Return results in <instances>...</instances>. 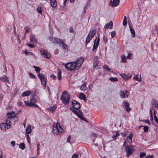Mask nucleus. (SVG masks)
Segmentation results:
<instances>
[{"label":"nucleus","instance_id":"f257e3e1","mask_svg":"<svg viewBox=\"0 0 158 158\" xmlns=\"http://www.w3.org/2000/svg\"><path fill=\"white\" fill-rule=\"evenodd\" d=\"M84 61V59L83 58H80L74 61L68 62L65 64V67L69 70H77L81 66Z\"/></svg>","mask_w":158,"mask_h":158},{"label":"nucleus","instance_id":"f03ea898","mask_svg":"<svg viewBox=\"0 0 158 158\" xmlns=\"http://www.w3.org/2000/svg\"><path fill=\"white\" fill-rule=\"evenodd\" d=\"M64 131L58 122L54 124L52 132L54 134L58 135L60 133H62Z\"/></svg>","mask_w":158,"mask_h":158},{"label":"nucleus","instance_id":"7ed1b4c3","mask_svg":"<svg viewBox=\"0 0 158 158\" xmlns=\"http://www.w3.org/2000/svg\"><path fill=\"white\" fill-rule=\"evenodd\" d=\"M49 40L53 43H58L60 45H62V48L64 49H66L67 45L62 41L61 40L55 37H51Z\"/></svg>","mask_w":158,"mask_h":158},{"label":"nucleus","instance_id":"20e7f679","mask_svg":"<svg viewBox=\"0 0 158 158\" xmlns=\"http://www.w3.org/2000/svg\"><path fill=\"white\" fill-rule=\"evenodd\" d=\"M60 99L64 104H67L69 102L70 95L67 93L66 91H64L62 94Z\"/></svg>","mask_w":158,"mask_h":158},{"label":"nucleus","instance_id":"39448f33","mask_svg":"<svg viewBox=\"0 0 158 158\" xmlns=\"http://www.w3.org/2000/svg\"><path fill=\"white\" fill-rule=\"evenodd\" d=\"M11 122L10 120L7 119L6 122L1 123L0 124V128L3 130H6L9 129L11 127Z\"/></svg>","mask_w":158,"mask_h":158},{"label":"nucleus","instance_id":"423d86ee","mask_svg":"<svg viewBox=\"0 0 158 158\" xmlns=\"http://www.w3.org/2000/svg\"><path fill=\"white\" fill-rule=\"evenodd\" d=\"M125 147L126 149L127 156L128 158L129 156L134 152V150L132 145L128 147L127 145H125Z\"/></svg>","mask_w":158,"mask_h":158},{"label":"nucleus","instance_id":"0eeeda50","mask_svg":"<svg viewBox=\"0 0 158 158\" xmlns=\"http://www.w3.org/2000/svg\"><path fill=\"white\" fill-rule=\"evenodd\" d=\"M38 77L40 79L42 85L45 87L46 83V78L45 77L44 75L41 73H39L37 74Z\"/></svg>","mask_w":158,"mask_h":158},{"label":"nucleus","instance_id":"6e6552de","mask_svg":"<svg viewBox=\"0 0 158 158\" xmlns=\"http://www.w3.org/2000/svg\"><path fill=\"white\" fill-rule=\"evenodd\" d=\"M40 52L41 53V55L43 57L47 59H49L50 56V55L48 52L44 50V49H41L40 50Z\"/></svg>","mask_w":158,"mask_h":158},{"label":"nucleus","instance_id":"1a4fd4ad","mask_svg":"<svg viewBox=\"0 0 158 158\" xmlns=\"http://www.w3.org/2000/svg\"><path fill=\"white\" fill-rule=\"evenodd\" d=\"M37 102V100L35 97L33 96L30 97V103L32 105V107H38V106L35 104Z\"/></svg>","mask_w":158,"mask_h":158},{"label":"nucleus","instance_id":"9d476101","mask_svg":"<svg viewBox=\"0 0 158 158\" xmlns=\"http://www.w3.org/2000/svg\"><path fill=\"white\" fill-rule=\"evenodd\" d=\"M73 108L78 110L80 108V104L75 100H73L72 101Z\"/></svg>","mask_w":158,"mask_h":158},{"label":"nucleus","instance_id":"9b49d317","mask_svg":"<svg viewBox=\"0 0 158 158\" xmlns=\"http://www.w3.org/2000/svg\"><path fill=\"white\" fill-rule=\"evenodd\" d=\"M133 137V135L131 134H130V135L127 137L126 139V140L125 141L124 143V144L125 146L127 145V143L131 144L132 143V138Z\"/></svg>","mask_w":158,"mask_h":158},{"label":"nucleus","instance_id":"f8f14e48","mask_svg":"<svg viewBox=\"0 0 158 158\" xmlns=\"http://www.w3.org/2000/svg\"><path fill=\"white\" fill-rule=\"evenodd\" d=\"M97 38L96 37V39L94 42L93 48L92 50V51H94V50H96L98 45L99 42L100 40L99 38L98 37L97 40H96Z\"/></svg>","mask_w":158,"mask_h":158},{"label":"nucleus","instance_id":"ddd939ff","mask_svg":"<svg viewBox=\"0 0 158 158\" xmlns=\"http://www.w3.org/2000/svg\"><path fill=\"white\" fill-rule=\"evenodd\" d=\"M15 114V112L13 111H12L6 114V116L7 118H9L10 120H12L13 117H14Z\"/></svg>","mask_w":158,"mask_h":158},{"label":"nucleus","instance_id":"4468645a","mask_svg":"<svg viewBox=\"0 0 158 158\" xmlns=\"http://www.w3.org/2000/svg\"><path fill=\"white\" fill-rule=\"evenodd\" d=\"M120 75L125 80H127L128 79L131 78L132 77L131 75L129 73H127V74L126 73L120 74Z\"/></svg>","mask_w":158,"mask_h":158},{"label":"nucleus","instance_id":"2eb2a0df","mask_svg":"<svg viewBox=\"0 0 158 158\" xmlns=\"http://www.w3.org/2000/svg\"><path fill=\"white\" fill-rule=\"evenodd\" d=\"M119 94L121 98H124L125 97H128L129 95V92L127 91H125V93L123 91H121Z\"/></svg>","mask_w":158,"mask_h":158},{"label":"nucleus","instance_id":"dca6fc26","mask_svg":"<svg viewBox=\"0 0 158 158\" xmlns=\"http://www.w3.org/2000/svg\"><path fill=\"white\" fill-rule=\"evenodd\" d=\"M98 56H95L94 59V65L93 67L95 68L98 64Z\"/></svg>","mask_w":158,"mask_h":158},{"label":"nucleus","instance_id":"f3484780","mask_svg":"<svg viewBox=\"0 0 158 158\" xmlns=\"http://www.w3.org/2000/svg\"><path fill=\"white\" fill-rule=\"evenodd\" d=\"M111 3L110 4L111 6H116L119 3V0H113L112 2L111 1H110Z\"/></svg>","mask_w":158,"mask_h":158},{"label":"nucleus","instance_id":"a211bd4d","mask_svg":"<svg viewBox=\"0 0 158 158\" xmlns=\"http://www.w3.org/2000/svg\"><path fill=\"white\" fill-rule=\"evenodd\" d=\"M125 108L127 112H129L131 110V108L129 107V105L128 102H125L124 104Z\"/></svg>","mask_w":158,"mask_h":158},{"label":"nucleus","instance_id":"6ab92c4d","mask_svg":"<svg viewBox=\"0 0 158 158\" xmlns=\"http://www.w3.org/2000/svg\"><path fill=\"white\" fill-rule=\"evenodd\" d=\"M152 104L158 110V102L155 99H152Z\"/></svg>","mask_w":158,"mask_h":158},{"label":"nucleus","instance_id":"aec40b11","mask_svg":"<svg viewBox=\"0 0 158 158\" xmlns=\"http://www.w3.org/2000/svg\"><path fill=\"white\" fill-rule=\"evenodd\" d=\"M32 92L31 91L27 90L25 91V92H23L22 94V96L23 97H26L29 96L31 94Z\"/></svg>","mask_w":158,"mask_h":158},{"label":"nucleus","instance_id":"412c9836","mask_svg":"<svg viewBox=\"0 0 158 158\" xmlns=\"http://www.w3.org/2000/svg\"><path fill=\"white\" fill-rule=\"evenodd\" d=\"M96 32V31L95 30H91L90 31L88 35L90 36L92 38V37L94 36Z\"/></svg>","mask_w":158,"mask_h":158},{"label":"nucleus","instance_id":"4be33fe9","mask_svg":"<svg viewBox=\"0 0 158 158\" xmlns=\"http://www.w3.org/2000/svg\"><path fill=\"white\" fill-rule=\"evenodd\" d=\"M129 28L132 34V36L133 38L135 37V33L134 30L133 28L131 26H129Z\"/></svg>","mask_w":158,"mask_h":158},{"label":"nucleus","instance_id":"5701e85b","mask_svg":"<svg viewBox=\"0 0 158 158\" xmlns=\"http://www.w3.org/2000/svg\"><path fill=\"white\" fill-rule=\"evenodd\" d=\"M0 80L2 81H6L7 82H9V81L7 77L5 75H4L1 77L0 78Z\"/></svg>","mask_w":158,"mask_h":158},{"label":"nucleus","instance_id":"b1692460","mask_svg":"<svg viewBox=\"0 0 158 158\" xmlns=\"http://www.w3.org/2000/svg\"><path fill=\"white\" fill-rule=\"evenodd\" d=\"M30 41L31 43H34L35 42L36 43L37 42V41H36L35 36L33 35L30 36Z\"/></svg>","mask_w":158,"mask_h":158},{"label":"nucleus","instance_id":"393cba45","mask_svg":"<svg viewBox=\"0 0 158 158\" xmlns=\"http://www.w3.org/2000/svg\"><path fill=\"white\" fill-rule=\"evenodd\" d=\"M86 83L85 82L83 85L81 86L80 89L81 91H85L87 89V87L86 86Z\"/></svg>","mask_w":158,"mask_h":158},{"label":"nucleus","instance_id":"a878e982","mask_svg":"<svg viewBox=\"0 0 158 158\" xmlns=\"http://www.w3.org/2000/svg\"><path fill=\"white\" fill-rule=\"evenodd\" d=\"M79 118H81L82 119H84V117H83V113L82 112L80 111L79 112L78 114H77V115Z\"/></svg>","mask_w":158,"mask_h":158},{"label":"nucleus","instance_id":"bb28decb","mask_svg":"<svg viewBox=\"0 0 158 158\" xmlns=\"http://www.w3.org/2000/svg\"><path fill=\"white\" fill-rule=\"evenodd\" d=\"M79 98L80 99H82V100H86L85 95H84V94H83L82 93H81L80 94V95H79Z\"/></svg>","mask_w":158,"mask_h":158},{"label":"nucleus","instance_id":"cd10ccee","mask_svg":"<svg viewBox=\"0 0 158 158\" xmlns=\"http://www.w3.org/2000/svg\"><path fill=\"white\" fill-rule=\"evenodd\" d=\"M31 131V127L30 126H27V127L26 129V134H30Z\"/></svg>","mask_w":158,"mask_h":158},{"label":"nucleus","instance_id":"c85d7f7f","mask_svg":"<svg viewBox=\"0 0 158 158\" xmlns=\"http://www.w3.org/2000/svg\"><path fill=\"white\" fill-rule=\"evenodd\" d=\"M50 4L51 6L53 8L56 7V1H50Z\"/></svg>","mask_w":158,"mask_h":158},{"label":"nucleus","instance_id":"c756f323","mask_svg":"<svg viewBox=\"0 0 158 158\" xmlns=\"http://www.w3.org/2000/svg\"><path fill=\"white\" fill-rule=\"evenodd\" d=\"M113 26V23L112 21H110L109 23L106 25V27L107 28H111Z\"/></svg>","mask_w":158,"mask_h":158},{"label":"nucleus","instance_id":"7c9ffc66","mask_svg":"<svg viewBox=\"0 0 158 158\" xmlns=\"http://www.w3.org/2000/svg\"><path fill=\"white\" fill-rule=\"evenodd\" d=\"M61 71L59 69H58V73L57 74V77L59 80H60L61 79Z\"/></svg>","mask_w":158,"mask_h":158},{"label":"nucleus","instance_id":"2f4dec72","mask_svg":"<svg viewBox=\"0 0 158 158\" xmlns=\"http://www.w3.org/2000/svg\"><path fill=\"white\" fill-rule=\"evenodd\" d=\"M103 69L107 71H110V69L106 65H104L102 67Z\"/></svg>","mask_w":158,"mask_h":158},{"label":"nucleus","instance_id":"473e14b6","mask_svg":"<svg viewBox=\"0 0 158 158\" xmlns=\"http://www.w3.org/2000/svg\"><path fill=\"white\" fill-rule=\"evenodd\" d=\"M133 79H135V80L138 81H141V76H139V78L138 77V75H135L133 77Z\"/></svg>","mask_w":158,"mask_h":158},{"label":"nucleus","instance_id":"72a5a7b5","mask_svg":"<svg viewBox=\"0 0 158 158\" xmlns=\"http://www.w3.org/2000/svg\"><path fill=\"white\" fill-rule=\"evenodd\" d=\"M92 38L88 35L86 40V44L87 45L88 44Z\"/></svg>","mask_w":158,"mask_h":158},{"label":"nucleus","instance_id":"f704fd0d","mask_svg":"<svg viewBox=\"0 0 158 158\" xmlns=\"http://www.w3.org/2000/svg\"><path fill=\"white\" fill-rule=\"evenodd\" d=\"M56 107V106H53L52 107H51L49 108V110L51 112H53L55 110Z\"/></svg>","mask_w":158,"mask_h":158},{"label":"nucleus","instance_id":"c9c22d12","mask_svg":"<svg viewBox=\"0 0 158 158\" xmlns=\"http://www.w3.org/2000/svg\"><path fill=\"white\" fill-rule=\"evenodd\" d=\"M19 147L21 149L23 150L25 148V145L23 143H21L19 145Z\"/></svg>","mask_w":158,"mask_h":158},{"label":"nucleus","instance_id":"e433bc0d","mask_svg":"<svg viewBox=\"0 0 158 158\" xmlns=\"http://www.w3.org/2000/svg\"><path fill=\"white\" fill-rule=\"evenodd\" d=\"M121 59L123 62H126V57L125 55H123L121 56Z\"/></svg>","mask_w":158,"mask_h":158},{"label":"nucleus","instance_id":"4c0bfd02","mask_svg":"<svg viewBox=\"0 0 158 158\" xmlns=\"http://www.w3.org/2000/svg\"><path fill=\"white\" fill-rule=\"evenodd\" d=\"M24 102L25 103L26 105L28 106H29L30 107H32V105L33 104H31L30 102H29L27 101H24Z\"/></svg>","mask_w":158,"mask_h":158},{"label":"nucleus","instance_id":"58836bf2","mask_svg":"<svg viewBox=\"0 0 158 158\" xmlns=\"http://www.w3.org/2000/svg\"><path fill=\"white\" fill-rule=\"evenodd\" d=\"M11 121H13L14 122H17L18 121V117L16 116V115L15 114L14 117H13V119L12 120H11Z\"/></svg>","mask_w":158,"mask_h":158},{"label":"nucleus","instance_id":"ea45409f","mask_svg":"<svg viewBox=\"0 0 158 158\" xmlns=\"http://www.w3.org/2000/svg\"><path fill=\"white\" fill-rule=\"evenodd\" d=\"M146 156V154L145 152H140L139 154V157L140 158H142Z\"/></svg>","mask_w":158,"mask_h":158},{"label":"nucleus","instance_id":"a19ab883","mask_svg":"<svg viewBox=\"0 0 158 158\" xmlns=\"http://www.w3.org/2000/svg\"><path fill=\"white\" fill-rule=\"evenodd\" d=\"M33 68H34L35 69V70L37 73H39V72L40 70V68L39 67H37L36 66H34Z\"/></svg>","mask_w":158,"mask_h":158},{"label":"nucleus","instance_id":"79ce46f5","mask_svg":"<svg viewBox=\"0 0 158 158\" xmlns=\"http://www.w3.org/2000/svg\"><path fill=\"white\" fill-rule=\"evenodd\" d=\"M109 79L112 81H118V79L116 77H110L109 78Z\"/></svg>","mask_w":158,"mask_h":158},{"label":"nucleus","instance_id":"37998d69","mask_svg":"<svg viewBox=\"0 0 158 158\" xmlns=\"http://www.w3.org/2000/svg\"><path fill=\"white\" fill-rule=\"evenodd\" d=\"M71 110H72L75 114L77 115L79 112L80 110L77 111L74 109V108H73L71 109Z\"/></svg>","mask_w":158,"mask_h":158},{"label":"nucleus","instance_id":"c03bdc74","mask_svg":"<svg viewBox=\"0 0 158 158\" xmlns=\"http://www.w3.org/2000/svg\"><path fill=\"white\" fill-rule=\"evenodd\" d=\"M141 121L149 125L151 124V123L148 119H146V120H141Z\"/></svg>","mask_w":158,"mask_h":158},{"label":"nucleus","instance_id":"a18cd8bd","mask_svg":"<svg viewBox=\"0 0 158 158\" xmlns=\"http://www.w3.org/2000/svg\"><path fill=\"white\" fill-rule=\"evenodd\" d=\"M143 131L144 132H148V127L147 126H143Z\"/></svg>","mask_w":158,"mask_h":158},{"label":"nucleus","instance_id":"49530a36","mask_svg":"<svg viewBox=\"0 0 158 158\" xmlns=\"http://www.w3.org/2000/svg\"><path fill=\"white\" fill-rule=\"evenodd\" d=\"M27 139V141L28 143H29L30 144V138L29 137V136L28 135H26Z\"/></svg>","mask_w":158,"mask_h":158},{"label":"nucleus","instance_id":"de8ad7c7","mask_svg":"<svg viewBox=\"0 0 158 158\" xmlns=\"http://www.w3.org/2000/svg\"><path fill=\"white\" fill-rule=\"evenodd\" d=\"M103 40L104 41L105 43H106L107 42L108 39L106 37L104 36L103 37Z\"/></svg>","mask_w":158,"mask_h":158},{"label":"nucleus","instance_id":"09e8293b","mask_svg":"<svg viewBox=\"0 0 158 158\" xmlns=\"http://www.w3.org/2000/svg\"><path fill=\"white\" fill-rule=\"evenodd\" d=\"M111 37L112 38H114L115 35V31H113L111 32Z\"/></svg>","mask_w":158,"mask_h":158},{"label":"nucleus","instance_id":"8fccbe9b","mask_svg":"<svg viewBox=\"0 0 158 158\" xmlns=\"http://www.w3.org/2000/svg\"><path fill=\"white\" fill-rule=\"evenodd\" d=\"M154 119L155 121L158 123V119H157V117H156L155 115V114L154 113Z\"/></svg>","mask_w":158,"mask_h":158},{"label":"nucleus","instance_id":"3c124183","mask_svg":"<svg viewBox=\"0 0 158 158\" xmlns=\"http://www.w3.org/2000/svg\"><path fill=\"white\" fill-rule=\"evenodd\" d=\"M37 11L40 14H42V10L40 7H38L37 8Z\"/></svg>","mask_w":158,"mask_h":158},{"label":"nucleus","instance_id":"603ef678","mask_svg":"<svg viewBox=\"0 0 158 158\" xmlns=\"http://www.w3.org/2000/svg\"><path fill=\"white\" fill-rule=\"evenodd\" d=\"M26 45H27L28 47L31 48H33L34 47V46L33 45H32L31 44H29L28 43L26 44Z\"/></svg>","mask_w":158,"mask_h":158},{"label":"nucleus","instance_id":"864d4df0","mask_svg":"<svg viewBox=\"0 0 158 158\" xmlns=\"http://www.w3.org/2000/svg\"><path fill=\"white\" fill-rule=\"evenodd\" d=\"M71 139V135H69L67 139V141L68 142H69L70 141Z\"/></svg>","mask_w":158,"mask_h":158},{"label":"nucleus","instance_id":"5fc2aeb1","mask_svg":"<svg viewBox=\"0 0 158 158\" xmlns=\"http://www.w3.org/2000/svg\"><path fill=\"white\" fill-rule=\"evenodd\" d=\"M50 77L52 78L54 80H55L56 79V76H55L53 74H51L50 75Z\"/></svg>","mask_w":158,"mask_h":158},{"label":"nucleus","instance_id":"6e6d98bb","mask_svg":"<svg viewBox=\"0 0 158 158\" xmlns=\"http://www.w3.org/2000/svg\"><path fill=\"white\" fill-rule=\"evenodd\" d=\"M29 76L31 77V78H35V76L33 74L31 73H30L29 74Z\"/></svg>","mask_w":158,"mask_h":158},{"label":"nucleus","instance_id":"4d7b16f0","mask_svg":"<svg viewBox=\"0 0 158 158\" xmlns=\"http://www.w3.org/2000/svg\"><path fill=\"white\" fill-rule=\"evenodd\" d=\"M77 155L76 154H74L72 156V158H77Z\"/></svg>","mask_w":158,"mask_h":158},{"label":"nucleus","instance_id":"13d9d810","mask_svg":"<svg viewBox=\"0 0 158 158\" xmlns=\"http://www.w3.org/2000/svg\"><path fill=\"white\" fill-rule=\"evenodd\" d=\"M127 20H123V24L124 26H126L127 25Z\"/></svg>","mask_w":158,"mask_h":158},{"label":"nucleus","instance_id":"bf43d9fd","mask_svg":"<svg viewBox=\"0 0 158 158\" xmlns=\"http://www.w3.org/2000/svg\"><path fill=\"white\" fill-rule=\"evenodd\" d=\"M11 143L13 146H14L15 145V141H13L11 142Z\"/></svg>","mask_w":158,"mask_h":158},{"label":"nucleus","instance_id":"052dcab7","mask_svg":"<svg viewBox=\"0 0 158 158\" xmlns=\"http://www.w3.org/2000/svg\"><path fill=\"white\" fill-rule=\"evenodd\" d=\"M40 152V148L37 147V155H38L39 154V153Z\"/></svg>","mask_w":158,"mask_h":158},{"label":"nucleus","instance_id":"680f3d73","mask_svg":"<svg viewBox=\"0 0 158 158\" xmlns=\"http://www.w3.org/2000/svg\"><path fill=\"white\" fill-rule=\"evenodd\" d=\"M153 157V156L152 155H149L147 156L144 158H152Z\"/></svg>","mask_w":158,"mask_h":158},{"label":"nucleus","instance_id":"e2e57ef3","mask_svg":"<svg viewBox=\"0 0 158 158\" xmlns=\"http://www.w3.org/2000/svg\"><path fill=\"white\" fill-rule=\"evenodd\" d=\"M131 54L128 53L127 56V59H130L131 57Z\"/></svg>","mask_w":158,"mask_h":158},{"label":"nucleus","instance_id":"0e129e2a","mask_svg":"<svg viewBox=\"0 0 158 158\" xmlns=\"http://www.w3.org/2000/svg\"><path fill=\"white\" fill-rule=\"evenodd\" d=\"M29 32V28H26V31H25V34H26V33H27Z\"/></svg>","mask_w":158,"mask_h":158},{"label":"nucleus","instance_id":"69168bd1","mask_svg":"<svg viewBox=\"0 0 158 158\" xmlns=\"http://www.w3.org/2000/svg\"><path fill=\"white\" fill-rule=\"evenodd\" d=\"M119 135V134L117 133H116V135H114L113 136V139H115L116 137Z\"/></svg>","mask_w":158,"mask_h":158},{"label":"nucleus","instance_id":"338daca9","mask_svg":"<svg viewBox=\"0 0 158 158\" xmlns=\"http://www.w3.org/2000/svg\"><path fill=\"white\" fill-rule=\"evenodd\" d=\"M0 158H2V152L0 151Z\"/></svg>","mask_w":158,"mask_h":158},{"label":"nucleus","instance_id":"774afa93","mask_svg":"<svg viewBox=\"0 0 158 158\" xmlns=\"http://www.w3.org/2000/svg\"><path fill=\"white\" fill-rule=\"evenodd\" d=\"M22 104V102H19L18 103V105L19 106H21Z\"/></svg>","mask_w":158,"mask_h":158}]
</instances>
